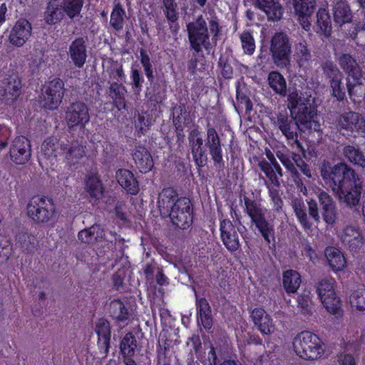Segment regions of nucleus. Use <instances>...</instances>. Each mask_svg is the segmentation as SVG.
<instances>
[{
	"mask_svg": "<svg viewBox=\"0 0 365 365\" xmlns=\"http://www.w3.org/2000/svg\"><path fill=\"white\" fill-rule=\"evenodd\" d=\"M295 113V117L289 115L287 111L280 112L277 116L275 121L276 126L286 138L287 143L293 148L302 153V155L294 151L279 150L276 155L289 173L292 180L295 183L298 190L304 195H307V187L301 178L297 167L307 178H312V173L309 165L303 160L305 156V150L302 143L298 140V130L300 128V123L297 120V109H293Z\"/></svg>",
	"mask_w": 365,
	"mask_h": 365,
	"instance_id": "1",
	"label": "nucleus"
},
{
	"mask_svg": "<svg viewBox=\"0 0 365 365\" xmlns=\"http://www.w3.org/2000/svg\"><path fill=\"white\" fill-rule=\"evenodd\" d=\"M322 179L336 195L339 201L349 208L357 206L360 202L362 185L356 180L353 169L344 163L333 166L323 164L320 168Z\"/></svg>",
	"mask_w": 365,
	"mask_h": 365,
	"instance_id": "2",
	"label": "nucleus"
},
{
	"mask_svg": "<svg viewBox=\"0 0 365 365\" xmlns=\"http://www.w3.org/2000/svg\"><path fill=\"white\" fill-rule=\"evenodd\" d=\"M158 205L160 214L168 215L172 223L176 227L187 229L191 225V202L189 198L179 197L173 188H165L160 192Z\"/></svg>",
	"mask_w": 365,
	"mask_h": 365,
	"instance_id": "3",
	"label": "nucleus"
},
{
	"mask_svg": "<svg viewBox=\"0 0 365 365\" xmlns=\"http://www.w3.org/2000/svg\"><path fill=\"white\" fill-rule=\"evenodd\" d=\"M209 29L212 34V42L209 41L208 29L202 16H199L195 22L187 25L190 47L195 52H202V48L209 52L213 46L217 45L220 33L218 22L215 19L210 20Z\"/></svg>",
	"mask_w": 365,
	"mask_h": 365,
	"instance_id": "4",
	"label": "nucleus"
},
{
	"mask_svg": "<svg viewBox=\"0 0 365 365\" xmlns=\"http://www.w3.org/2000/svg\"><path fill=\"white\" fill-rule=\"evenodd\" d=\"M288 108L290 112L297 109V120L299 122L301 130H309L310 132H321L320 123L314 119L317 114L316 108L308 97H302V93L293 91L288 96Z\"/></svg>",
	"mask_w": 365,
	"mask_h": 365,
	"instance_id": "5",
	"label": "nucleus"
},
{
	"mask_svg": "<svg viewBox=\"0 0 365 365\" xmlns=\"http://www.w3.org/2000/svg\"><path fill=\"white\" fill-rule=\"evenodd\" d=\"M338 62L341 69L347 75L346 80L349 96L353 101H356V98L362 97L364 91V78L361 69L356 60L349 53L340 55Z\"/></svg>",
	"mask_w": 365,
	"mask_h": 365,
	"instance_id": "6",
	"label": "nucleus"
},
{
	"mask_svg": "<svg viewBox=\"0 0 365 365\" xmlns=\"http://www.w3.org/2000/svg\"><path fill=\"white\" fill-rule=\"evenodd\" d=\"M292 345L295 353L306 360H316L324 352L322 340L310 331L298 334L294 338Z\"/></svg>",
	"mask_w": 365,
	"mask_h": 365,
	"instance_id": "7",
	"label": "nucleus"
},
{
	"mask_svg": "<svg viewBox=\"0 0 365 365\" xmlns=\"http://www.w3.org/2000/svg\"><path fill=\"white\" fill-rule=\"evenodd\" d=\"M28 217L37 225H44L51 221L56 209L51 199L46 197H32L26 206Z\"/></svg>",
	"mask_w": 365,
	"mask_h": 365,
	"instance_id": "8",
	"label": "nucleus"
},
{
	"mask_svg": "<svg viewBox=\"0 0 365 365\" xmlns=\"http://www.w3.org/2000/svg\"><path fill=\"white\" fill-rule=\"evenodd\" d=\"M334 278L327 277L322 279L316 286L317 292L324 307L333 314H336L341 307L340 299L336 297Z\"/></svg>",
	"mask_w": 365,
	"mask_h": 365,
	"instance_id": "9",
	"label": "nucleus"
},
{
	"mask_svg": "<svg viewBox=\"0 0 365 365\" xmlns=\"http://www.w3.org/2000/svg\"><path fill=\"white\" fill-rule=\"evenodd\" d=\"M270 51L277 67L284 68L289 65L291 45L287 35L283 33L275 34L271 41Z\"/></svg>",
	"mask_w": 365,
	"mask_h": 365,
	"instance_id": "10",
	"label": "nucleus"
},
{
	"mask_svg": "<svg viewBox=\"0 0 365 365\" xmlns=\"http://www.w3.org/2000/svg\"><path fill=\"white\" fill-rule=\"evenodd\" d=\"M65 120L69 128H84L90 121L88 106L81 101L71 103L66 108Z\"/></svg>",
	"mask_w": 365,
	"mask_h": 365,
	"instance_id": "11",
	"label": "nucleus"
},
{
	"mask_svg": "<svg viewBox=\"0 0 365 365\" xmlns=\"http://www.w3.org/2000/svg\"><path fill=\"white\" fill-rule=\"evenodd\" d=\"M64 93L63 80L56 78L51 81L42 93L41 100L42 107L49 110L57 108L62 101Z\"/></svg>",
	"mask_w": 365,
	"mask_h": 365,
	"instance_id": "12",
	"label": "nucleus"
},
{
	"mask_svg": "<svg viewBox=\"0 0 365 365\" xmlns=\"http://www.w3.org/2000/svg\"><path fill=\"white\" fill-rule=\"evenodd\" d=\"M338 126L354 135L365 134V119L357 112L349 111L341 114L338 118Z\"/></svg>",
	"mask_w": 365,
	"mask_h": 365,
	"instance_id": "13",
	"label": "nucleus"
},
{
	"mask_svg": "<svg viewBox=\"0 0 365 365\" xmlns=\"http://www.w3.org/2000/svg\"><path fill=\"white\" fill-rule=\"evenodd\" d=\"M10 158L16 165H24L31 155L30 141L23 136L16 138L10 147Z\"/></svg>",
	"mask_w": 365,
	"mask_h": 365,
	"instance_id": "14",
	"label": "nucleus"
},
{
	"mask_svg": "<svg viewBox=\"0 0 365 365\" xmlns=\"http://www.w3.org/2000/svg\"><path fill=\"white\" fill-rule=\"evenodd\" d=\"M95 331L98 335L97 346L99 350V357L104 359L108 356L110 341V326L108 320L99 319L95 324Z\"/></svg>",
	"mask_w": 365,
	"mask_h": 365,
	"instance_id": "15",
	"label": "nucleus"
},
{
	"mask_svg": "<svg viewBox=\"0 0 365 365\" xmlns=\"http://www.w3.org/2000/svg\"><path fill=\"white\" fill-rule=\"evenodd\" d=\"M205 146L209 150L215 165L219 168L224 167L221 141L217 132L214 128L207 129Z\"/></svg>",
	"mask_w": 365,
	"mask_h": 365,
	"instance_id": "16",
	"label": "nucleus"
},
{
	"mask_svg": "<svg viewBox=\"0 0 365 365\" xmlns=\"http://www.w3.org/2000/svg\"><path fill=\"white\" fill-rule=\"evenodd\" d=\"M189 147L193 160L198 167H202L207 160L205 150L203 148V139L198 129H192L188 134Z\"/></svg>",
	"mask_w": 365,
	"mask_h": 365,
	"instance_id": "17",
	"label": "nucleus"
},
{
	"mask_svg": "<svg viewBox=\"0 0 365 365\" xmlns=\"http://www.w3.org/2000/svg\"><path fill=\"white\" fill-rule=\"evenodd\" d=\"M220 236L223 244L230 252H235L240 248L239 236L230 220H223L220 222Z\"/></svg>",
	"mask_w": 365,
	"mask_h": 365,
	"instance_id": "18",
	"label": "nucleus"
},
{
	"mask_svg": "<svg viewBox=\"0 0 365 365\" xmlns=\"http://www.w3.org/2000/svg\"><path fill=\"white\" fill-rule=\"evenodd\" d=\"M31 24L27 20L17 21L9 37L11 43L16 46H22L31 36Z\"/></svg>",
	"mask_w": 365,
	"mask_h": 365,
	"instance_id": "19",
	"label": "nucleus"
},
{
	"mask_svg": "<svg viewBox=\"0 0 365 365\" xmlns=\"http://www.w3.org/2000/svg\"><path fill=\"white\" fill-rule=\"evenodd\" d=\"M317 195L322 209L324 220L327 224H334L336 219V209L333 198L322 190H319Z\"/></svg>",
	"mask_w": 365,
	"mask_h": 365,
	"instance_id": "20",
	"label": "nucleus"
},
{
	"mask_svg": "<svg viewBox=\"0 0 365 365\" xmlns=\"http://www.w3.org/2000/svg\"><path fill=\"white\" fill-rule=\"evenodd\" d=\"M86 40V38L78 37L73 40L69 46L70 58L78 68H82L87 58Z\"/></svg>",
	"mask_w": 365,
	"mask_h": 365,
	"instance_id": "21",
	"label": "nucleus"
},
{
	"mask_svg": "<svg viewBox=\"0 0 365 365\" xmlns=\"http://www.w3.org/2000/svg\"><path fill=\"white\" fill-rule=\"evenodd\" d=\"M250 317L255 325L263 335H269L274 331L272 319L263 309H254Z\"/></svg>",
	"mask_w": 365,
	"mask_h": 365,
	"instance_id": "22",
	"label": "nucleus"
},
{
	"mask_svg": "<svg viewBox=\"0 0 365 365\" xmlns=\"http://www.w3.org/2000/svg\"><path fill=\"white\" fill-rule=\"evenodd\" d=\"M341 240L342 243L347 246L351 251H357L364 243V237L359 228L353 226H346L344 228Z\"/></svg>",
	"mask_w": 365,
	"mask_h": 365,
	"instance_id": "23",
	"label": "nucleus"
},
{
	"mask_svg": "<svg viewBox=\"0 0 365 365\" xmlns=\"http://www.w3.org/2000/svg\"><path fill=\"white\" fill-rule=\"evenodd\" d=\"M256 6L264 12L269 21H279L282 17L284 9L279 0H255Z\"/></svg>",
	"mask_w": 365,
	"mask_h": 365,
	"instance_id": "24",
	"label": "nucleus"
},
{
	"mask_svg": "<svg viewBox=\"0 0 365 365\" xmlns=\"http://www.w3.org/2000/svg\"><path fill=\"white\" fill-rule=\"evenodd\" d=\"M196 309L198 324L207 330L210 329L213 325V317L207 300L204 297L200 298L196 296Z\"/></svg>",
	"mask_w": 365,
	"mask_h": 365,
	"instance_id": "25",
	"label": "nucleus"
},
{
	"mask_svg": "<svg viewBox=\"0 0 365 365\" xmlns=\"http://www.w3.org/2000/svg\"><path fill=\"white\" fill-rule=\"evenodd\" d=\"M63 0H48L46 7L43 17L48 25L60 22L63 16Z\"/></svg>",
	"mask_w": 365,
	"mask_h": 365,
	"instance_id": "26",
	"label": "nucleus"
},
{
	"mask_svg": "<svg viewBox=\"0 0 365 365\" xmlns=\"http://www.w3.org/2000/svg\"><path fill=\"white\" fill-rule=\"evenodd\" d=\"M133 158L140 172L146 173L153 167V158L148 150L143 146H136L133 153Z\"/></svg>",
	"mask_w": 365,
	"mask_h": 365,
	"instance_id": "27",
	"label": "nucleus"
},
{
	"mask_svg": "<svg viewBox=\"0 0 365 365\" xmlns=\"http://www.w3.org/2000/svg\"><path fill=\"white\" fill-rule=\"evenodd\" d=\"M62 155L68 163L75 164L85 156V146L78 140L63 144Z\"/></svg>",
	"mask_w": 365,
	"mask_h": 365,
	"instance_id": "28",
	"label": "nucleus"
},
{
	"mask_svg": "<svg viewBox=\"0 0 365 365\" xmlns=\"http://www.w3.org/2000/svg\"><path fill=\"white\" fill-rule=\"evenodd\" d=\"M84 189L88 197L95 202L103 197L104 187L101 180L95 175H91L86 178Z\"/></svg>",
	"mask_w": 365,
	"mask_h": 365,
	"instance_id": "29",
	"label": "nucleus"
},
{
	"mask_svg": "<svg viewBox=\"0 0 365 365\" xmlns=\"http://www.w3.org/2000/svg\"><path fill=\"white\" fill-rule=\"evenodd\" d=\"M115 178L120 186L128 193L136 195L138 192V182L131 171L126 169H120L116 172Z\"/></svg>",
	"mask_w": 365,
	"mask_h": 365,
	"instance_id": "30",
	"label": "nucleus"
},
{
	"mask_svg": "<svg viewBox=\"0 0 365 365\" xmlns=\"http://www.w3.org/2000/svg\"><path fill=\"white\" fill-rule=\"evenodd\" d=\"M15 245L23 252L33 254L37 247V240L35 235L25 231H20L15 236Z\"/></svg>",
	"mask_w": 365,
	"mask_h": 365,
	"instance_id": "31",
	"label": "nucleus"
},
{
	"mask_svg": "<svg viewBox=\"0 0 365 365\" xmlns=\"http://www.w3.org/2000/svg\"><path fill=\"white\" fill-rule=\"evenodd\" d=\"M333 15L335 23L339 26L351 21L352 14L346 0H336L333 6Z\"/></svg>",
	"mask_w": 365,
	"mask_h": 365,
	"instance_id": "32",
	"label": "nucleus"
},
{
	"mask_svg": "<svg viewBox=\"0 0 365 365\" xmlns=\"http://www.w3.org/2000/svg\"><path fill=\"white\" fill-rule=\"evenodd\" d=\"M291 206L303 229L305 231L312 230V223L307 217L303 200L297 197L292 198Z\"/></svg>",
	"mask_w": 365,
	"mask_h": 365,
	"instance_id": "33",
	"label": "nucleus"
},
{
	"mask_svg": "<svg viewBox=\"0 0 365 365\" xmlns=\"http://www.w3.org/2000/svg\"><path fill=\"white\" fill-rule=\"evenodd\" d=\"M267 81L269 87L272 89L274 93L280 96L281 97H288L289 93L287 94V81L284 77L279 72L271 71L268 75ZM295 91L297 90L295 89ZM290 92H292L291 90L289 93Z\"/></svg>",
	"mask_w": 365,
	"mask_h": 365,
	"instance_id": "34",
	"label": "nucleus"
},
{
	"mask_svg": "<svg viewBox=\"0 0 365 365\" xmlns=\"http://www.w3.org/2000/svg\"><path fill=\"white\" fill-rule=\"evenodd\" d=\"M293 58L301 68H307L309 65L312 53L305 40H301L295 44Z\"/></svg>",
	"mask_w": 365,
	"mask_h": 365,
	"instance_id": "35",
	"label": "nucleus"
},
{
	"mask_svg": "<svg viewBox=\"0 0 365 365\" xmlns=\"http://www.w3.org/2000/svg\"><path fill=\"white\" fill-rule=\"evenodd\" d=\"M127 90L125 87L117 81H113L110 83L108 88V94L113 100L114 103L118 110L125 109V94Z\"/></svg>",
	"mask_w": 365,
	"mask_h": 365,
	"instance_id": "36",
	"label": "nucleus"
},
{
	"mask_svg": "<svg viewBox=\"0 0 365 365\" xmlns=\"http://www.w3.org/2000/svg\"><path fill=\"white\" fill-rule=\"evenodd\" d=\"M341 152L348 161L365 170V155L358 147L347 145L343 147Z\"/></svg>",
	"mask_w": 365,
	"mask_h": 365,
	"instance_id": "37",
	"label": "nucleus"
},
{
	"mask_svg": "<svg viewBox=\"0 0 365 365\" xmlns=\"http://www.w3.org/2000/svg\"><path fill=\"white\" fill-rule=\"evenodd\" d=\"M325 256L334 270L340 271L346 267L345 258L339 250L329 247L325 250Z\"/></svg>",
	"mask_w": 365,
	"mask_h": 365,
	"instance_id": "38",
	"label": "nucleus"
},
{
	"mask_svg": "<svg viewBox=\"0 0 365 365\" xmlns=\"http://www.w3.org/2000/svg\"><path fill=\"white\" fill-rule=\"evenodd\" d=\"M317 26L319 29L317 33L320 32L325 37H329L331 33V24L328 11L320 8L317 11Z\"/></svg>",
	"mask_w": 365,
	"mask_h": 365,
	"instance_id": "39",
	"label": "nucleus"
},
{
	"mask_svg": "<svg viewBox=\"0 0 365 365\" xmlns=\"http://www.w3.org/2000/svg\"><path fill=\"white\" fill-rule=\"evenodd\" d=\"M300 274L294 270L289 269L283 273V286L287 293H295L301 284Z\"/></svg>",
	"mask_w": 365,
	"mask_h": 365,
	"instance_id": "40",
	"label": "nucleus"
},
{
	"mask_svg": "<svg viewBox=\"0 0 365 365\" xmlns=\"http://www.w3.org/2000/svg\"><path fill=\"white\" fill-rule=\"evenodd\" d=\"M63 144L55 138H48L41 145V150L47 158L62 155Z\"/></svg>",
	"mask_w": 365,
	"mask_h": 365,
	"instance_id": "41",
	"label": "nucleus"
},
{
	"mask_svg": "<svg viewBox=\"0 0 365 365\" xmlns=\"http://www.w3.org/2000/svg\"><path fill=\"white\" fill-rule=\"evenodd\" d=\"M125 11L120 4L114 6L110 14V24L115 31H120L125 23Z\"/></svg>",
	"mask_w": 365,
	"mask_h": 365,
	"instance_id": "42",
	"label": "nucleus"
},
{
	"mask_svg": "<svg viewBox=\"0 0 365 365\" xmlns=\"http://www.w3.org/2000/svg\"><path fill=\"white\" fill-rule=\"evenodd\" d=\"M110 312L118 322H125L128 319V309L120 299H113L110 302Z\"/></svg>",
	"mask_w": 365,
	"mask_h": 365,
	"instance_id": "43",
	"label": "nucleus"
},
{
	"mask_svg": "<svg viewBox=\"0 0 365 365\" xmlns=\"http://www.w3.org/2000/svg\"><path fill=\"white\" fill-rule=\"evenodd\" d=\"M244 200L247 213L252 219V222L255 223L264 217V213L262 209L255 201L247 197L244 198Z\"/></svg>",
	"mask_w": 365,
	"mask_h": 365,
	"instance_id": "44",
	"label": "nucleus"
},
{
	"mask_svg": "<svg viewBox=\"0 0 365 365\" xmlns=\"http://www.w3.org/2000/svg\"><path fill=\"white\" fill-rule=\"evenodd\" d=\"M232 59V52L230 50L226 51L222 53L219 59V66L222 69V75L225 78H231L233 74V68L231 65Z\"/></svg>",
	"mask_w": 365,
	"mask_h": 365,
	"instance_id": "45",
	"label": "nucleus"
},
{
	"mask_svg": "<svg viewBox=\"0 0 365 365\" xmlns=\"http://www.w3.org/2000/svg\"><path fill=\"white\" fill-rule=\"evenodd\" d=\"M349 302L351 307L356 310H365V288L359 287L354 290L349 297Z\"/></svg>",
	"mask_w": 365,
	"mask_h": 365,
	"instance_id": "46",
	"label": "nucleus"
},
{
	"mask_svg": "<svg viewBox=\"0 0 365 365\" xmlns=\"http://www.w3.org/2000/svg\"><path fill=\"white\" fill-rule=\"evenodd\" d=\"M315 4L316 0H292L295 14H312Z\"/></svg>",
	"mask_w": 365,
	"mask_h": 365,
	"instance_id": "47",
	"label": "nucleus"
},
{
	"mask_svg": "<svg viewBox=\"0 0 365 365\" xmlns=\"http://www.w3.org/2000/svg\"><path fill=\"white\" fill-rule=\"evenodd\" d=\"M7 85L4 88L6 95H10L12 101L16 99L20 94V89L21 88V82L20 78L16 76H11L7 79Z\"/></svg>",
	"mask_w": 365,
	"mask_h": 365,
	"instance_id": "48",
	"label": "nucleus"
},
{
	"mask_svg": "<svg viewBox=\"0 0 365 365\" xmlns=\"http://www.w3.org/2000/svg\"><path fill=\"white\" fill-rule=\"evenodd\" d=\"M255 225L267 243H270L272 240H274V230L273 226L266 220L265 217L255 222Z\"/></svg>",
	"mask_w": 365,
	"mask_h": 365,
	"instance_id": "49",
	"label": "nucleus"
},
{
	"mask_svg": "<svg viewBox=\"0 0 365 365\" xmlns=\"http://www.w3.org/2000/svg\"><path fill=\"white\" fill-rule=\"evenodd\" d=\"M136 345V340L131 333L127 334L123 339L120 344V349L123 358L125 356L131 357L135 352Z\"/></svg>",
	"mask_w": 365,
	"mask_h": 365,
	"instance_id": "50",
	"label": "nucleus"
},
{
	"mask_svg": "<svg viewBox=\"0 0 365 365\" xmlns=\"http://www.w3.org/2000/svg\"><path fill=\"white\" fill-rule=\"evenodd\" d=\"M83 4V0H63V12L73 19L79 15Z\"/></svg>",
	"mask_w": 365,
	"mask_h": 365,
	"instance_id": "51",
	"label": "nucleus"
},
{
	"mask_svg": "<svg viewBox=\"0 0 365 365\" xmlns=\"http://www.w3.org/2000/svg\"><path fill=\"white\" fill-rule=\"evenodd\" d=\"M244 53L252 55L255 51V42L252 34L249 31H243L240 36Z\"/></svg>",
	"mask_w": 365,
	"mask_h": 365,
	"instance_id": "52",
	"label": "nucleus"
},
{
	"mask_svg": "<svg viewBox=\"0 0 365 365\" xmlns=\"http://www.w3.org/2000/svg\"><path fill=\"white\" fill-rule=\"evenodd\" d=\"M264 183L267 188L268 189L269 196L272 203L273 210L277 212H282L283 201L279 195V190L275 188L274 186H271V185L266 180L264 181Z\"/></svg>",
	"mask_w": 365,
	"mask_h": 365,
	"instance_id": "53",
	"label": "nucleus"
},
{
	"mask_svg": "<svg viewBox=\"0 0 365 365\" xmlns=\"http://www.w3.org/2000/svg\"><path fill=\"white\" fill-rule=\"evenodd\" d=\"M321 66L323 74L329 79V81L341 76V73L337 66L331 61H325L322 63Z\"/></svg>",
	"mask_w": 365,
	"mask_h": 365,
	"instance_id": "54",
	"label": "nucleus"
},
{
	"mask_svg": "<svg viewBox=\"0 0 365 365\" xmlns=\"http://www.w3.org/2000/svg\"><path fill=\"white\" fill-rule=\"evenodd\" d=\"M261 170L264 173L266 176L270 180L271 183L274 187H279L280 183L279 181V177L275 173L274 168H272V165L270 164L265 160H262L259 162L258 164Z\"/></svg>",
	"mask_w": 365,
	"mask_h": 365,
	"instance_id": "55",
	"label": "nucleus"
},
{
	"mask_svg": "<svg viewBox=\"0 0 365 365\" xmlns=\"http://www.w3.org/2000/svg\"><path fill=\"white\" fill-rule=\"evenodd\" d=\"M186 113L185 105H176L173 108V123L178 131H182V123Z\"/></svg>",
	"mask_w": 365,
	"mask_h": 365,
	"instance_id": "56",
	"label": "nucleus"
},
{
	"mask_svg": "<svg viewBox=\"0 0 365 365\" xmlns=\"http://www.w3.org/2000/svg\"><path fill=\"white\" fill-rule=\"evenodd\" d=\"M164 13L168 21L175 22L178 19V4L175 0H163Z\"/></svg>",
	"mask_w": 365,
	"mask_h": 365,
	"instance_id": "57",
	"label": "nucleus"
},
{
	"mask_svg": "<svg viewBox=\"0 0 365 365\" xmlns=\"http://www.w3.org/2000/svg\"><path fill=\"white\" fill-rule=\"evenodd\" d=\"M329 82L331 89V95L338 101H343L346 96V93L342 85L341 76L339 78L331 80Z\"/></svg>",
	"mask_w": 365,
	"mask_h": 365,
	"instance_id": "58",
	"label": "nucleus"
},
{
	"mask_svg": "<svg viewBox=\"0 0 365 365\" xmlns=\"http://www.w3.org/2000/svg\"><path fill=\"white\" fill-rule=\"evenodd\" d=\"M140 63L144 68L145 73L150 81L153 80V71L152 68V64L150 63V57L143 50L140 52Z\"/></svg>",
	"mask_w": 365,
	"mask_h": 365,
	"instance_id": "59",
	"label": "nucleus"
},
{
	"mask_svg": "<svg viewBox=\"0 0 365 365\" xmlns=\"http://www.w3.org/2000/svg\"><path fill=\"white\" fill-rule=\"evenodd\" d=\"M27 61L29 68L33 73L38 72L43 63V58L38 53H30Z\"/></svg>",
	"mask_w": 365,
	"mask_h": 365,
	"instance_id": "60",
	"label": "nucleus"
},
{
	"mask_svg": "<svg viewBox=\"0 0 365 365\" xmlns=\"http://www.w3.org/2000/svg\"><path fill=\"white\" fill-rule=\"evenodd\" d=\"M96 227L92 226L89 228L84 229L78 232V239L83 243H91L96 239Z\"/></svg>",
	"mask_w": 365,
	"mask_h": 365,
	"instance_id": "61",
	"label": "nucleus"
},
{
	"mask_svg": "<svg viewBox=\"0 0 365 365\" xmlns=\"http://www.w3.org/2000/svg\"><path fill=\"white\" fill-rule=\"evenodd\" d=\"M297 302L298 308L303 314L306 315L312 314V302L309 296L301 295L298 297Z\"/></svg>",
	"mask_w": 365,
	"mask_h": 365,
	"instance_id": "62",
	"label": "nucleus"
},
{
	"mask_svg": "<svg viewBox=\"0 0 365 365\" xmlns=\"http://www.w3.org/2000/svg\"><path fill=\"white\" fill-rule=\"evenodd\" d=\"M238 107L241 109H245L246 111H250L252 109V103L250 99L243 93L237 91L236 94Z\"/></svg>",
	"mask_w": 365,
	"mask_h": 365,
	"instance_id": "63",
	"label": "nucleus"
},
{
	"mask_svg": "<svg viewBox=\"0 0 365 365\" xmlns=\"http://www.w3.org/2000/svg\"><path fill=\"white\" fill-rule=\"evenodd\" d=\"M354 39L359 46H365V24H359L355 27Z\"/></svg>",
	"mask_w": 365,
	"mask_h": 365,
	"instance_id": "64",
	"label": "nucleus"
}]
</instances>
